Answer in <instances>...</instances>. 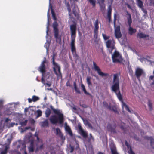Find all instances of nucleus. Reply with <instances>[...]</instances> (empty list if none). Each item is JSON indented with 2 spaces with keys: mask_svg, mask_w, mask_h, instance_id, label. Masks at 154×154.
<instances>
[{
  "mask_svg": "<svg viewBox=\"0 0 154 154\" xmlns=\"http://www.w3.org/2000/svg\"><path fill=\"white\" fill-rule=\"evenodd\" d=\"M46 63V60L45 59L41 64L38 69V70L42 73V75H45L46 71V68L45 64Z\"/></svg>",
  "mask_w": 154,
  "mask_h": 154,
  "instance_id": "9d476101",
  "label": "nucleus"
},
{
  "mask_svg": "<svg viewBox=\"0 0 154 154\" xmlns=\"http://www.w3.org/2000/svg\"><path fill=\"white\" fill-rule=\"evenodd\" d=\"M112 11V7L111 5H109L108 7V11H107V18L109 23H110L111 20V14Z\"/></svg>",
  "mask_w": 154,
  "mask_h": 154,
  "instance_id": "a211bd4d",
  "label": "nucleus"
},
{
  "mask_svg": "<svg viewBox=\"0 0 154 154\" xmlns=\"http://www.w3.org/2000/svg\"><path fill=\"white\" fill-rule=\"evenodd\" d=\"M111 152L112 154H118L115 149H112Z\"/></svg>",
  "mask_w": 154,
  "mask_h": 154,
  "instance_id": "de8ad7c7",
  "label": "nucleus"
},
{
  "mask_svg": "<svg viewBox=\"0 0 154 154\" xmlns=\"http://www.w3.org/2000/svg\"><path fill=\"white\" fill-rule=\"evenodd\" d=\"M54 113L57 114L58 115V119L59 122L60 124H62L63 122L64 117L63 114L60 113L59 111L56 109H54L53 111Z\"/></svg>",
  "mask_w": 154,
  "mask_h": 154,
  "instance_id": "f8f14e48",
  "label": "nucleus"
},
{
  "mask_svg": "<svg viewBox=\"0 0 154 154\" xmlns=\"http://www.w3.org/2000/svg\"><path fill=\"white\" fill-rule=\"evenodd\" d=\"M50 107L51 109L53 111L55 109H54L52 105L50 106Z\"/></svg>",
  "mask_w": 154,
  "mask_h": 154,
  "instance_id": "0e129e2a",
  "label": "nucleus"
},
{
  "mask_svg": "<svg viewBox=\"0 0 154 154\" xmlns=\"http://www.w3.org/2000/svg\"><path fill=\"white\" fill-rule=\"evenodd\" d=\"M120 128L121 129H122L124 131H125V124L124 123L122 124V125H120Z\"/></svg>",
  "mask_w": 154,
  "mask_h": 154,
  "instance_id": "4c0bfd02",
  "label": "nucleus"
},
{
  "mask_svg": "<svg viewBox=\"0 0 154 154\" xmlns=\"http://www.w3.org/2000/svg\"><path fill=\"white\" fill-rule=\"evenodd\" d=\"M113 62L114 63H122V59L119 53L115 51L112 55Z\"/></svg>",
  "mask_w": 154,
  "mask_h": 154,
  "instance_id": "0eeeda50",
  "label": "nucleus"
},
{
  "mask_svg": "<svg viewBox=\"0 0 154 154\" xmlns=\"http://www.w3.org/2000/svg\"><path fill=\"white\" fill-rule=\"evenodd\" d=\"M56 134L57 135H58L61 139H63V134L59 128H57L56 129Z\"/></svg>",
  "mask_w": 154,
  "mask_h": 154,
  "instance_id": "5701e85b",
  "label": "nucleus"
},
{
  "mask_svg": "<svg viewBox=\"0 0 154 154\" xmlns=\"http://www.w3.org/2000/svg\"><path fill=\"white\" fill-rule=\"evenodd\" d=\"M9 148V147L8 145H6L4 150L2 148H0V154H6L8 152V150Z\"/></svg>",
  "mask_w": 154,
  "mask_h": 154,
  "instance_id": "412c9836",
  "label": "nucleus"
},
{
  "mask_svg": "<svg viewBox=\"0 0 154 154\" xmlns=\"http://www.w3.org/2000/svg\"><path fill=\"white\" fill-rule=\"evenodd\" d=\"M27 120H25L24 121L20 122V123L22 126H25L27 124Z\"/></svg>",
  "mask_w": 154,
  "mask_h": 154,
  "instance_id": "ea45409f",
  "label": "nucleus"
},
{
  "mask_svg": "<svg viewBox=\"0 0 154 154\" xmlns=\"http://www.w3.org/2000/svg\"><path fill=\"white\" fill-rule=\"evenodd\" d=\"M125 11L126 13V15L127 16L126 17L127 20L128 26L129 27L128 29V33L130 35H132L133 33L136 32V30L135 29H134L131 27L132 21L130 14L128 13L127 11Z\"/></svg>",
  "mask_w": 154,
  "mask_h": 154,
  "instance_id": "39448f33",
  "label": "nucleus"
},
{
  "mask_svg": "<svg viewBox=\"0 0 154 154\" xmlns=\"http://www.w3.org/2000/svg\"><path fill=\"white\" fill-rule=\"evenodd\" d=\"M41 125L43 127H48L49 124L47 119H46L45 121L42 122H41Z\"/></svg>",
  "mask_w": 154,
  "mask_h": 154,
  "instance_id": "b1692460",
  "label": "nucleus"
},
{
  "mask_svg": "<svg viewBox=\"0 0 154 154\" xmlns=\"http://www.w3.org/2000/svg\"><path fill=\"white\" fill-rule=\"evenodd\" d=\"M115 41L114 40H109L106 42L107 47L110 48L109 49V51L110 54L112 53L113 50L115 48Z\"/></svg>",
  "mask_w": 154,
  "mask_h": 154,
  "instance_id": "1a4fd4ad",
  "label": "nucleus"
},
{
  "mask_svg": "<svg viewBox=\"0 0 154 154\" xmlns=\"http://www.w3.org/2000/svg\"><path fill=\"white\" fill-rule=\"evenodd\" d=\"M116 14H114V15L113 23L115 28V35L116 38H119L122 37V35L121 32L120 26L119 25L116 26Z\"/></svg>",
  "mask_w": 154,
  "mask_h": 154,
  "instance_id": "423d86ee",
  "label": "nucleus"
},
{
  "mask_svg": "<svg viewBox=\"0 0 154 154\" xmlns=\"http://www.w3.org/2000/svg\"><path fill=\"white\" fill-rule=\"evenodd\" d=\"M70 29L71 33V41L70 44L71 51L73 55H77L76 48L75 46V38L76 31V24H73L70 25Z\"/></svg>",
  "mask_w": 154,
  "mask_h": 154,
  "instance_id": "f03ea898",
  "label": "nucleus"
},
{
  "mask_svg": "<svg viewBox=\"0 0 154 154\" xmlns=\"http://www.w3.org/2000/svg\"><path fill=\"white\" fill-rule=\"evenodd\" d=\"M84 124L85 125H87L88 124H89V122L88 121V120H84Z\"/></svg>",
  "mask_w": 154,
  "mask_h": 154,
  "instance_id": "603ef678",
  "label": "nucleus"
},
{
  "mask_svg": "<svg viewBox=\"0 0 154 154\" xmlns=\"http://www.w3.org/2000/svg\"><path fill=\"white\" fill-rule=\"evenodd\" d=\"M147 37L146 35L142 33H138L137 35V37L139 38H145Z\"/></svg>",
  "mask_w": 154,
  "mask_h": 154,
  "instance_id": "bb28decb",
  "label": "nucleus"
},
{
  "mask_svg": "<svg viewBox=\"0 0 154 154\" xmlns=\"http://www.w3.org/2000/svg\"><path fill=\"white\" fill-rule=\"evenodd\" d=\"M56 56V54H53L52 57V64L54 66L53 67V70L55 74L56 75L58 78H62V74L60 70V67L57 63L55 62V58Z\"/></svg>",
  "mask_w": 154,
  "mask_h": 154,
  "instance_id": "7ed1b4c3",
  "label": "nucleus"
},
{
  "mask_svg": "<svg viewBox=\"0 0 154 154\" xmlns=\"http://www.w3.org/2000/svg\"><path fill=\"white\" fill-rule=\"evenodd\" d=\"M37 140L38 142L39 141V138L38 135L36 136Z\"/></svg>",
  "mask_w": 154,
  "mask_h": 154,
  "instance_id": "774afa93",
  "label": "nucleus"
},
{
  "mask_svg": "<svg viewBox=\"0 0 154 154\" xmlns=\"http://www.w3.org/2000/svg\"><path fill=\"white\" fill-rule=\"evenodd\" d=\"M93 67L94 70L97 72L98 75L101 76L102 77L106 76L109 75V74L107 73H104L101 72L100 69L98 67V66L96 64V63L93 61Z\"/></svg>",
  "mask_w": 154,
  "mask_h": 154,
  "instance_id": "6e6552de",
  "label": "nucleus"
},
{
  "mask_svg": "<svg viewBox=\"0 0 154 154\" xmlns=\"http://www.w3.org/2000/svg\"><path fill=\"white\" fill-rule=\"evenodd\" d=\"M65 129L70 136H73V134L71 129L70 127L67 125L66 123L65 124Z\"/></svg>",
  "mask_w": 154,
  "mask_h": 154,
  "instance_id": "f3484780",
  "label": "nucleus"
},
{
  "mask_svg": "<svg viewBox=\"0 0 154 154\" xmlns=\"http://www.w3.org/2000/svg\"><path fill=\"white\" fill-rule=\"evenodd\" d=\"M44 85H48V87H50L51 85V83H46L44 84Z\"/></svg>",
  "mask_w": 154,
  "mask_h": 154,
  "instance_id": "bf43d9fd",
  "label": "nucleus"
},
{
  "mask_svg": "<svg viewBox=\"0 0 154 154\" xmlns=\"http://www.w3.org/2000/svg\"><path fill=\"white\" fill-rule=\"evenodd\" d=\"M102 35L104 39L105 40H106L107 39H109L110 38L109 36H106V35L105 34H104L103 33L102 34Z\"/></svg>",
  "mask_w": 154,
  "mask_h": 154,
  "instance_id": "79ce46f5",
  "label": "nucleus"
},
{
  "mask_svg": "<svg viewBox=\"0 0 154 154\" xmlns=\"http://www.w3.org/2000/svg\"><path fill=\"white\" fill-rule=\"evenodd\" d=\"M30 127H26L25 128V131H26V130H27L30 129Z\"/></svg>",
  "mask_w": 154,
  "mask_h": 154,
  "instance_id": "680f3d73",
  "label": "nucleus"
},
{
  "mask_svg": "<svg viewBox=\"0 0 154 154\" xmlns=\"http://www.w3.org/2000/svg\"><path fill=\"white\" fill-rule=\"evenodd\" d=\"M50 122L53 124H56L59 121L58 117L55 115H53L50 119Z\"/></svg>",
  "mask_w": 154,
  "mask_h": 154,
  "instance_id": "6ab92c4d",
  "label": "nucleus"
},
{
  "mask_svg": "<svg viewBox=\"0 0 154 154\" xmlns=\"http://www.w3.org/2000/svg\"><path fill=\"white\" fill-rule=\"evenodd\" d=\"M125 144L128 147L129 145L128 144V143L126 141H125Z\"/></svg>",
  "mask_w": 154,
  "mask_h": 154,
  "instance_id": "69168bd1",
  "label": "nucleus"
},
{
  "mask_svg": "<svg viewBox=\"0 0 154 154\" xmlns=\"http://www.w3.org/2000/svg\"><path fill=\"white\" fill-rule=\"evenodd\" d=\"M103 104L104 106L108 109V107L109 106L108 105V103L106 102L105 101L103 102Z\"/></svg>",
  "mask_w": 154,
  "mask_h": 154,
  "instance_id": "c03bdc74",
  "label": "nucleus"
},
{
  "mask_svg": "<svg viewBox=\"0 0 154 154\" xmlns=\"http://www.w3.org/2000/svg\"><path fill=\"white\" fill-rule=\"evenodd\" d=\"M66 7H67V9L69 12V16L70 17L71 16V9L70 7V5L68 3L66 4Z\"/></svg>",
  "mask_w": 154,
  "mask_h": 154,
  "instance_id": "7c9ffc66",
  "label": "nucleus"
},
{
  "mask_svg": "<svg viewBox=\"0 0 154 154\" xmlns=\"http://www.w3.org/2000/svg\"><path fill=\"white\" fill-rule=\"evenodd\" d=\"M44 75H42V77L41 78V82H42V83H43L44 84H45V79H44Z\"/></svg>",
  "mask_w": 154,
  "mask_h": 154,
  "instance_id": "49530a36",
  "label": "nucleus"
},
{
  "mask_svg": "<svg viewBox=\"0 0 154 154\" xmlns=\"http://www.w3.org/2000/svg\"><path fill=\"white\" fill-rule=\"evenodd\" d=\"M89 135H90V137L88 139V141L89 143H91V141L92 140L93 141H94V138L92 136L91 134H90Z\"/></svg>",
  "mask_w": 154,
  "mask_h": 154,
  "instance_id": "2f4dec72",
  "label": "nucleus"
},
{
  "mask_svg": "<svg viewBox=\"0 0 154 154\" xmlns=\"http://www.w3.org/2000/svg\"><path fill=\"white\" fill-rule=\"evenodd\" d=\"M28 102L29 103H31L32 102V99H31L30 98H29L28 99Z\"/></svg>",
  "mask_w": 154,
  "mask_h": 154,
  "instance_id": "4d7b16f0",
  "label": "nucleus"
},
{
  "mask_svg": "<svg viewBox=\"0 0 154 154\" xmlns=\"http://www.w3.org/2000/svg\"><path fill=\"white\" fill-rule=\"evenodd\" d=\"M108 109L109 110H112L115 113L118 112L116 108L114 106H109L108 107Z\"/></svg>",
  "mask_w": 154,
  "mask_h": 154,
  "instance_id": "cd10ccee",
  "label": "nucleus"
},
{
  "mask_svg": "<svg viewBox=\"0 0 154 154\" xmlns=\"http://www.w3.org/2000/svg\"><path fill=\"white\" fill-rule=\"evenodd\" d=\"M112 83L113 85L111 87L112 91L116 94L119 100L122 102V107H125L126 110L131 112V111L128 107L123 102L122 96L121 94L119 89V82L118 74L116 73L114 74Z\"/></svg>",
  "mask_w": 154,
  "mask_h": 154,
  "instance_id": "f257e3e1",
  "label": "nucleus"
},
{
  "mask_svg": "<svg viewBox=\"0 0 154 154\" xmlns=\"http://www.w3.org/2000/svg\"><path fill=\"white\" fill-rule=\"evenodd\" d=\"M51 112L50 109L48 108L45 111V116L46 117H48L51 114Z\"/></svg>",
  "mask_w": 154,
  "mask_h": 154,
  "instance_id": "c756f323",
  "label": "nucleus"
},
{
  "mask_svg": "<svg viewBox=\"0 0 154 154\" xmlns=\"http://www.w3.org/2000/svg\"><path fill=\"white\" fill-rule=\"evenodd\" d=\"M10 121V120L8 118L5 119V123H7L9 121Z\"/></svg>",
  "mask_w": 154,
  "mask_h": 154,
  "instance_id": "5fc2aeb1",
  "label": "nucleus"
},
{
  "mask_svg": "<svg viewBox=\"0 0 154 154\" xmlns=\"http://www.w3.org/2000/svg\"><path fill=\"white\" fill-rule=\"evenodd\" d=\"M91 78L90 76H88L87 78V82L88 85H91L92 84L91 81Z\"/></svg>",
  "mask_w": 154,
  "mask_h": 154,
  "instance_id": "473e14b6",
  "label": "nucleus"
},
{
  "mask_svg": "<svg viewBox=\"0 0 154 154\" xmlns=\"http://www.w3.org/2000/svg\"><path fill=\"white\" fill-rule=\"evenodd\" d=\"M32 101L34 102H35L38 100L39 98L38 97H37L35 95H33L32 97Z\"/></svg>",
  "mask_w": 154,
  "mask_h": 154,
  "instance_id": "c9c22d12",
  "label": "nucleus"
},
{
  "mask_svg": "<svg viewBox=\"0 0 154 154\" xmlns=\"http://www.w3.org/2000/svg\"><path fill=\"white\" fill-rule=\"evenodd\" d=\"M37 115V117H39L41 116L42 115V111L40 109L38 110L36 112Z\"/></svg>",
  "mask_w": 154,
  "mask_h": 154,
  "instance_id": "e433bc0d",
  "label": "nucleus"
},
{
  "mask_svg": "<svg viewBox=\"0 0 154 154\" xmlns=\"http://www.w3.org/2000/svg\"><path fill=\"white\" fill-rule=\"evenodd\" d=\"M116 126L115 124L112 125L110 123H108L107 126V128L108 131L114 134L116 133Z\"/></svg>",
  "mask_w": 154,
  "mask_h": 154,
  "instance_id": "ddd939ff",
  "label": "nucleus"
},
{
  "mask_svg": "<svg viewBox=\"0 0 154 154\" xmlns=\"http://www.w3.org/2000/svg\"><path fill=\"white\" fill-rule=\"evenodd\" d=\"M50 107L51 109L53 111L55 109H54L52 105L50 106Z\"/></svg>",
  "mask_w": 154,
  "mask_h": 154,
  "instance_id": "e2e57ef3",
  "label": "nucleus"
},
{
  "mask_svg": "<svg viewBox=\"0 0 154 154\" xmlns=\"http://www.w3.org/2000/svg\"><path fill=\"white\" fill-rule=\"evenodd\" d=\"M41 142L42 143L40 146L38 145H37V147L35 150V152H38L39 150H42L43 149L44 144L43 143L42 140H41Z\"/></svg>",
  "mask_w": 154,
  "mask_h": 154,
  "instance_id": "4be33fe9",
  "label": "nucleus"
},
{
  "mask_svg": "<svg viewBox=\"0 0 154 154\" xmlns=\"http://www.w3.org/2000/svg\"><path fill=\"white\" fill-rule=\"evenodd\" d=\"M75 7H74V8L72 10V12L73 14L75 16L76 15V12L75 10Z\"/></svg>",
  "mask_w": 154,
  "mask_h": 154,
  "instance_id": "8fccbe9b",
  "label": "nucleus"
},
{
  "mask_svg": "<svg viewBox=\"0 0 154 154\" xmlns=\"http://www.w3.org/2000/svg\"><path fill=\"white\" fill-rule=\"evenodd\" d=\"M134 139H135L136 140H139V138L138 137L137 135H135L133 137H132Z\"/></svg>",
  "mask_w": 154,
  "mask_h": 154,
  "instance_id": "09e8293b",
  "label": "nucleus"
},
{
  "mask_svg": "<svg viewBox=\"0 0 154 154\" xmlns=\"http://www.w3.org/2000/svg\"><path fill=\"white\" fill-rule=\"evenodd\" d=\"M8 142L10 144L11 142V140L10 139H7Z\"/></svg>",
  "mask_w": 154,
  "mask_h": 154,
  "instance_id": "338daca9",
  "label": "nucleus"
},
{
  "mask_svg": "<svg viewBox=\"0 0 154 154\" xmlns=\"http://www.w3.org/2000/svg\"><path fill=\"white\" fill-rule=\"evenodd\" d=\"M3 101L2 100H0V115L1 114V111L3 108Z\"/></svg>",
  "mask_w": 154,
  "mask_h": 154,
  "instance_id": "a19ab883",
  "label": "nucleus"
},
{
  "mask_svg": "<svg viewBox=\"0 0 154 154\" xmlns=\"http://www.w3.org/2000/svg\"><path fill=\"white\" fill-rule=\"evenodd\" d=\"M51 14L54 20H56L57 19L56 17V14H55L54 12L52 10H51Z\"/></svg>",
  "mask_w": 154,
  "mask_h": 154,
  "instance_id": "58836bf2",
  "label": "nucleus"
},
{
  "mask_svg": "<svg viewBox=\"0 0 154 154\" xmlns=\"http://www.w3.org/2000/svg\"><path fill=\"white\" fill-rule=\"evenodd\" d=\"M144 73V72L143 69L140 68H137L135 72V74L137 79L140 80V78L141 75Z\"/></svg>",
  "mask_w": 154,
  "mask_h": 154,
  "instance_id": "4468645a",
  "label": "nucleus"
},
{
  "mask_svg": "<svg viewBox=\"0 0 154 154\" xmlns=\"http://www.w3.org/2000/svg\"><path fill=\"white\" fill-rule=\"evenodd\" d=\"M30 136L28 137L29 141L30 143L29 147L28 148L29 152H33L34 151V140L33 139H30Z\"/></svg>",
  "mask_w": 154,
  "mask_h": 154,
  "instance_id": "2eb2a0df",
  "label": "nucleus"
},
{
  "mask_svg": "<svg viewBox=\"0 0 154 154\" xmlns=\"http://www.w3.org/2000/svg\"><path fill=\"white\" fill-rule=\"evenodd\" d=\"M125 5H127V7L129 8L130 9H132V8L130 5L129 4H128V3H125Z\"/></svg>",
  "mask_w": 154,
  "mask_h": 154,
  "instance_id": "864d4df0",
  "label": "nucleus"
},
{
  "mask_svg": "<svg viewBox=\"0 0 154 154\" xmlns=\"http://www.w3.org/2000/svg\"><path fill=\"white\" fill-rule=\"evenodd\" d=\"M78 128L79 129V132L81 136L84 138H87L88 136V134L86 131H84L81 125H78Z\"/></svg>",
  "mask_w": 154,
  "mask_h": 154,
  "instance_id": "dca6fc26",
  "label": "nucleus"
},
{
  "mask_svg": "<svg viewBox=\"0 0 154 154\" xmlns=\"http://www.w3.org/2000/svg\"><path fill=\"white\" fill-rule=\"evenodd\" d=\"M99 22L98 19H97L94 23V38H97L98 37L99 29Z\"/></svg>",
  "mask_w": 154,
  "mask_h": 154,
  "instance_id": "9b49d317",
  "label": "nucleus"
},
{
  "mask_svg": "<svg viewBox=\"0 0 154 154\" xmlns=\"http://www.w3.org/2000/svg\"><path fill=\"white\" fill-rule=\"evenodd\" d=\"M81 86L82 88V89L83 91H84V93H85V94L88 95H90V94L87 91L85 88V86L83 84H81Z\"/></svg>",
  "mask_w": 154,
  "mask_h": 154,
  "instance_id": "c85d7f7f",
  "label": "nucleus"
},
{
  "mask_svg": "<svg viewBox=\"0 0 154 154\" xmlns=\"http://www.w3.org/2000/svg\"><path fill=\"white\" fill-rule=\"evenodd\" d=\"M74 150V147L72 146H70V152L72 153L73 152Z\"/></svg>",
  "mask_w": 154,
  "mask_h": 154,
  "instance_id": "3c124183",
  "label": "nucleus"
},
{
  "mask_svg": "<svg viewBox=\"0 0 154 154\" xmlns=\"http://www.w3.org/2000/svg\"><path fill=\"white\" fill-rule=\"evenodd\" d=\"M88 2L91 4L93 7L94 8L96 6V2L95 0H88Z\"/></svg>",
  "mask_w": 154,
  "mask_h": 154,
  "instance_id": "f704fd0d",
  "label": "nucleus"
},
{
  "mask_svg": "<svg viewBox=\"0 0 154 154\" xmlns=\"http://www.w3.org/2000/svg\"><path fill=\"white\" fill-rule=\"evenodd\" d=\"M136 1L138 7L142 9H143V2L141 0H136Z\"/></svg>",
  "mask_w": 154,
  "mask_h": 154,
  "instance_id": "393cba45",
  "label": "nucleus"
},
{
  "mask_svg": "<svg viewBox=\"0 0 154 154\" xmlns=\"http://www.w3.org/2000/svg\"><path fill=\"white\" fill-rule=\"evenodd\" d=\"M73 86H74L75 91L78 94H81L80 91L79 89L78 88H77L76 83L75 82H74Z\"/></svg>",
  "mask_w": 154,
  "mask_h": 154,
  "instance_id": "a878e982",
  "label": "nucleus"
},
{
  "mask_svg": "<svg viewBox=\"0 0 154 154\" xmlns=\"http://www.w3.org/2000/svg\"><path fill=\"white\" fill-rule=\"evenodd\" d=\"M105 1V0H100L98 2L101 9H102L103 8V5L104 4Z\"/></svg>",
  "mask_w": 154,
  "mask_h": 154,
  "instance_id": "72a5a7b5",
  "label": "nucleus"
},
{
  "mask_svg": "<svg viewBox=\"0 0 154 154\" xmlns=\"http://www.w3.org/2000/svg\"><path fill=\"white\" fill-rule=\"evenodd\" d=\"M145 138L147 140H150L151 146L154 149V139L151 137L146 136Z\"/></svg>",
  "mask_w": 154,
  "mask_h": 154,
  "instance_id": "aec40b11",
  "label": "nucleus"
},
{
  "mask_svg": "<svg viewBox=\"0 0 154 154\" xmlns=\"http://www.w3.org/2000/svg\"><path fill=\"white\" fill-rule=\"evenodd\" d=\"M129 154H135L132 151L131 148L130 147V150L128 152Z\"/></svg>",
  "mask_w": 154,
  "mask_h": 154,
  "instance_id": "a18cd8bd",
  "label": "nucleus"
},
{
  "mask_svg": "<svg viewBox=\"0 0 154 154\" xmlns=\"http://www.w3.org/2000/svg\"><path fill=\"white\" fill-rule=\"evenodd\" d=\"M89 127L91 128H92L93 127L89 123L87 125Z\"/></svg>",
  "mask_w": 154,
  "mask_h": 154,
  "instance_id": "6e6d98bb",
  "label": "nucleus"
},
{
  "mask_svg": "<svg viewBox=\"0 0 154 154\" xmlns=\"http://www.w3.org/2000/svg\"><path fill=\"white\" fill-rule=\"evenodd\" d=\"M154 77V75H153V76L151 75L149 77V79L151 80H152L153 79Z\"/></svg>",
  "mask_w": 154,
  "mask_h": 154,
  "instance_id": "052dcab7",
  "label": "nucleus"
},
{
  "mask_svg": "<svg viewBox=\"0 0 154 154\" xmlns=\"http://www.w3.org/2000/svg\"><path fill=\"white\" fill-rule=\"evenodd\" d=\"M148 106L149 107V110H152V104L150 101H149L148 102Z\"/></svg>",
  "mask_w": 154,
  "mask_h": 154,
  "instance_id": "37998d69",
  "label": "nucleus"
},
{
  "mask_svg": "<svg viewBox=\"0 0 154 154\" xmlns=\"http://www.w3.org/2000/svg\"><path fill=\"white\" fill-rule=\"evenodd\" d=\"M66 85L67 86H70V85L69 81H68L66 83Z\"/></svg>",
  "mask_w": 154,
  "mask_h": 154,
  "instance_id": "13d9d810",
  "label": "nucleus"
},
{
  "mask_svg": "<svg viewBox=\"0 0 154 154\" xmlns=\"http://www.w3.org/2000/svg\"><path fill=\"white\" fill-rule=\"evenodd\" d=\"M58 24L56 22H54L53 24V27L54 33V36L57 42L59 44L61 43V37L59 35V30L58 29Z\"/></svg>",
  "mask_w": 154,
  "mask_h": 154,
  "instance_id": "20e7f679",
  "label": "nucleus"
}]
</instances>
